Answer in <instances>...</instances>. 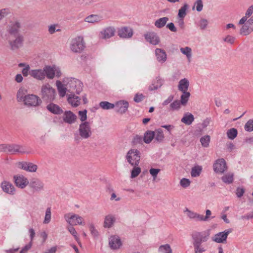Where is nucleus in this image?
I'll use <instances>...</instances> for the list:
<instances>
[{"label": "nucleus", "instance_id": "1", "mask_svg": "<svg viewBox=\"0 0 253 253\" xmlns=\"http://www.w3.org/2000/svg\"><path fill=\"white\" fill-rule=\"evenodd\" d=\"M56 90L50 84L42 85L41 87V95L42 99L46 102H51L55 99Z\"/></svg>", "mask_w": 253, "mask_h": 253}, {"label": "nucleus", "instance_id": "2", "mask_svg": "<svg viewBox=\"0 0 253 253\" xmlns=\"http://www.w3.org/2000/svg\"><path fill=\"white\" fill-rule=\"evenodd\" d=\"M140 152L137 149H131L127 153L126 159L131 166H138L140 160Z\"/></svg>", "mask_w": 253, "mask_h": 253}, {"label": "nucleus", "instance_id": "3", "mask_svg": "<svg viewBox=\"0 0 253 253\" xmlns=\"http://www.w3.org/2000/svg\"><path fill=\"white\" fill-rule=\"evenodd\" d=\"M210 234V230H207L203 232H194L192 234L193 240V244L201 245L203 242L208 241Z\"/></svg>", "mask_w": 253, "mask_h": 253}, {"label": "nucleus", "instance_id": "4", "mask_svg": "<svg viewBox=\"0 0 253 253\" xmlns=\"http://www.w3.org/2000/svg\"><path fill=\"white\" fill-rule=\"evenodd\" d=\"M85 47V43L82 37L73 39L70 42V49L75 53H81Z\"/></svg>", "mask_w": 253, "mask_h": 253}, {"label": "nucleus", "instance_id": "5", "mask_svg": "<svg viewBox=\"0 0 253 253\" xmlns=\"http://www.w3.org/2000/svg\"><path fill=\"white\" fill-rule=\"evenodd\" d=\"M78 131L79 135L83 139H87L92 134L91 127L87 122H84L80 125Z\"/></svg>", "mask_w": 253, "mask_h": 253}, {"label": "nucleus", "instance_id": "6", "mask_svg": "<svg viewBox=\"0 0 253 253\" xmlns=\"http://www.w3.org/2000/svg\"><path fill=\"white\" fill-rule=\"evenodd\" d=\"M14 37L15 39L8 40L10 48L12 50H17L22 47L24 41V37L21 34H18Z\"/></svg>", "mask_w": 253, "mask_h": 253}, {"label": "nucleus", "instance_id": "7", "mask_svg": "<svg viewBox=\"0 0 253 253\" xmlns=\"http://www.w3.org/2000/svg\"><path fill=\"white\" fill-rule=\"evenodd\" d=\"M41 99L36 95L29 94L27 95L24 104L28 106L37 107L41 104Z\"/></svg>", "mask_w": 253, "mask_h": 253}, {"label": "nucleus", "instance_id": "8", "mask_svg": "<svg viewBox=\"0 0 253 253\" xmlns=\"http://www.w3.org/2000/svg\"><path fill=\"white\" fill-rule=\"evenodd\" d=\"M65 220L71 226L76 225L77 224L84 225L83 223V218L82 217L76 214L70 213L64 215Z\"/></svg>", "mask_w": 253, "mask_h": 253}, {"label": "nucleus", "instance_id": "9", "mask_svg": "<svg viewBox=\"0 0 253 253\" xmlns=\"http://www.w3.org/2000/svg\"><path fill=\"white\" fill-rule=\"evenodd\" d=\"M21 28V24L18 21L10 22L9 24L6 26V31L8 33L11 35L16 36L19 34L20 29Z\"/></svg>", "mask_w": 253, "mask_h": 253}, {"label": "nucleus", "instance_id": "10", "mask_svg": "<svg viewBox=\"0 0 253 253\" xmlns=\"http://www.w3.org/2000/svg\"><path fill=\"white\" fill-rule=\"evenodd\" d=\"M232 232L231 229L225 230L223 232L216 234L212 238V240L217 243H225L227 241V236Z\"/></svg>", "mask_w": 253, "mask_h": 253}, {"label": "nucleus", "instance_id": "11", "mask_svg": "<svg viewBox=\"0 0 253 253\" xmlns=\"http://www.w3.org/2000/svg\"><path fill=\"white\" fill-rule=\"evenodd\" d=\"M213 168L216 173H223L227 169L225 160L224 159L217 160L213 165Z\"/></svg>", "mask_w": 253, "mask_h": 253}, {"label": "nucleus", "instance_id": "12", "mask_svg": "<svg viewBox=\"0 0 253 253\" xmlns=\"http://www.w3.org/2000/svg\"><path fill=\"white\" fill-rule=\"evenodd\" d=\"M70 90L75 91L77 94H80L82 91L83 84L78 80L73 79L68 83Z\"/></svg>", "mask_w": 253, "mask_h": 253}, {"label": "nucleus", "instance_id": "13", "mask_svg": "<svg viewBox=\"0 0 253 253\" xmlns=\"http://www.w3.org/2000/svg\"><path fill=\"white\" fill-rule=\"evenodd\" d=\"M15 185L21 189H23L29 184L28 179L23 175L17 174L13 176Z\"/></svg>", "mask_w": 253, "mask_h": 253}, {"label": "nucleus", "instance_id": "14", "mask_svg": "<svg viewBox=\"0 0 253 253\" xmlns=\"http://www.w3.org/2000/svg\"><path fill=\"white\" fill-rule=\"evenodd\" d=\"M146 41L153 45H157L160 42V39L154 32H148L144 34Z\"/></svg>", "mask_w": 253, "mask_h": 253}, {"label": "nucleus", "instance_id": "15", "mask_svg": "<svg viewBox=\"0 0 253 253\" xmlns=\"http://www.w3.org/2000/svg\"><path fill=\"white\" fill-rule=\"evenodd\" d=\"M116 29L114 27L109 26L103 29L100 32V37L102 39H108L115 35Z\"/></svg>", "mask_w": 253, "mask_h": 253}, {"label": "nucleus", "instance_id": "16", "mask_svg": "<svg viewBox=\"0 0 253 253\" xmlns=\"http://www.w3.org/2000/svg\"><path fill=\"white\" fill-rule=\"evenodd\" d=\"M133 32L132 29L128 27H123L118 31V36L123 39H128L132 37Z\"/></svg>", "mask_w": 253, "mask_h": 253}, {"label": "nucleus", "instance_id": "17", "mask_svg": "<svg viewBox=\"0 0 253 253\" xmlns=\"http://www.w3.org/2000/svg\"><path fill=\"white\" fill-rule=\"evenodd\" d=\"M29 186L35 191L37 192L43 190L44 188V183L38 178H33L29 183Z\"/></svg>", "mask_w": 253, "mask_h": 253}, {"label": "nucleus", "instance_id": "18", "mask_svg": "<svg viewBox=\"0 0 253 253\" xmlns=\"http://www.w3.org/2000/svg\"><path fill=\"white\" fill-rule=\"evenodd\" d=\"M128 103L126 101H120L115 105V110L121 114L126 112L128 107Z\"/></svg>", "mask_w": 253, "mask_h": 253}, {"label": "nucleus", "instance_id": "19", "mask_svg": "<svg viewBox=\"0 0 253 253\" xmlns=\"http://www.w3.org/2000/svg\"><path fill=\"white\" fill-rule=\"evenodd\" d=\"M77 116L71 111H66L63 116V120L64 122L69 124H72L75 122Z\"/></svg>", "mask_w": 253, "mask_h": 253}, {"label": "nucleus", "instance_id": "20", "mask_svg": "<svg viewBox=\"0 0 253 253\" xmlns=\"http://www.w3.org/2000/svg\"><path fill=\"white\" fill-rule=\"evenodd\" d=\"M1 187L2 190L9 194L14 195L15 189L14 186L9 182L4 181L1 183Z\"/></svg>", "mask_w": 253, "mask_h": 253}, {"label": "nucleus", "instance_id": "21", "mask_svg": "<svg viewBox=\"0 0 253 253\" xmlns=\"http://www.w3.org/2000/svg\"><path fill=\"white\" fill-rule=\"evenodd\" d=\"M29 75L33 78L41 81L44 79L45 77V74H44L43 69L31 70L29 72Z\"/></svg>", "mask_w": 253, "mask_h": 253}, {"label": "nucleus", "instance_id": "22", "mask_svg": "<svg viewBox=\"0 0 253 253\" xmlns=\"http://www.w3.org/2000/svg\"><path fill=\"white\" fill-rule=\"evenodd\" d=\"M46 109L50 113L55 115H60L63 113V110L59 106L51 102L46 106Z\"/></svg>", "mask_w": 253, "mask_h": 253}, {"label": "nucleus", "instance_id": "23", "mask_svg": "<svg viewBox=\"0 0 253 253\" xmlns=\"http://www.w3.org/2000/svg\"><path fill=\"white\" fill-rule=\"evenodd\" d=\"M116 221V218L113 214H108L104 217L103 227L105 228H110L114 224Z\"/></svg>", "mask_w": 253, "mask_h": 253}, {"label": "nucleus", "instance_id": "24", "mask_svg": "<svg viewBox=\"0 0 253 253\" xmlns=\"http://www.w3.org/2000/svg\"><path fill=\"white\" fill-rule=\"evenodd\" d=\"M253 31V24L249 20L240 29V34L245 36L248 35Z\"/></svg>", "mask_w": 253, "mask_h": 253}, {"label": "nucleus", "instance_id": "25", "mask_svg": "<svg viewBox=\"0 0 253 253\" xmlns=\"http://www.w3.org/2000/svg\"><path fill=\"white\" fill-rule=\"evenodd\" d=\"M8 153L11 154H14L16 153L22 154L25 153L24 149L22 146L15 144H8Z\"/></svg>", "mask_w": 253, "mask_h": 253}, {"label": "nucleus", "instance_id": "26", "mask_svg": "<svg viewBox=\"0 0 253 253\" xmlns=\"http://www.w3.org/2000/svg\"><path fill=\"white\" fill-rule=\"evenodd\" d=\"M109 246L111 249H117L121 246L120 239L117 236H111L109 239Z\"/></svg>", "mask_w": 253, "mask_h": 253}, {"label": "nucleus", "instance_id": "27", "mask_svg": "<svg viewBox=\"0 0 253 253\" xmlns=\"http://www.w3.org/2000/svg\"><path fill=\"white\" fill-rule=\"evenodd\" d=\"M163 84V80L160 77H158L152 82L151 84L149 85L148 89L150 91L157 90L160 88Z\"/></svg>", "mask_w": 253, "mask_h": 253}, {"label": "nucleus", "instance_id": "28", "mask_svg": "<svg viewBox=\"0 0 253 253\" xmlns=\"http://www.w3.org/2000/svg\"><path fill=\"white\" fill-rule=\"evenodd\" d=\"M155 54L157 60L161 63H164L167 60V54L164 50L161 48L155 49Z\"/></svg>", "mask_w": 253, "mask_h": 253}, {"label": "nucleus", "instance_id": "29", "mask_svg": "<svg viewBox=\"0 0 253 253\" xmlns=\"http://www.w3.org/2000/svg\"><path fill=\"white\" fill-rule=\"evenodd\" d=\"M27 95V90L23 87H20L16 94L17 101L24 103Z\"/></svg>", "mask_w": 253, "mask_h": 253}, {"label": "nucleus", "instance_id": "30", "mask_svg": "<svg viewBox=\"0 0 253 253\" xmlns=\"http://www.w3.org/2000/svg\"><path fill=\"white\" fill-rule=\"evenodd\" d=\"M44 74H45V76L48 79H53L55 75V68L52 67L50 66H45L43 69Z\"/></svg>", "mask_w": 253, "mask_h": 253}, {"label": "nucleus", "instance_id": "31", "mask_svg": "<svg viewBox=\"0 0 253 253\" xmlns=\"http://www.w3.org/2000/svg\"><path fill=\"white\" fill-rule=\"evenodd\" d=\"M101 20H102V17L97 14H91L84 19L86 22L91 23H98Z\"/></svg>", "mask_w": 253, "mask_h": 253}, {"label": "nucleus", "instance_id": "32", "mask_svg": "<svg viewBox=\"0 0 253 253\" xmlns=\"http://www.w3.org/2000/svg\"><path fill=\"white\" fill-rule=\"evenodd\" d=\"M189 85L188 80L184 78L180 80L178 85V90L181 92L187 91Z\"/></svg>", "mask_w": 253, "mask_h": 253}, {"label": "nucleus", "instance_id": "33", "mask_svg": "<svg viewBox=\"0 0 253 253\" xmlns=\"http://www.w3.org/2000/svg\"><path fill=\"white\" fill-rule=\"evenodd\" d=\"M194 121V116L190 113H185L181 121L186 125H190Z\"/></svg>", "mask_w": 253, "mask_h": 253}, {"label": "nucleus", "instance_id": "34", "mask_svg": "<svg viewBox=\"0 0 253 253\" xmlns=\"http://www.w3.org/2000/svg\"><path fill=\"white\" fill-rule=\"evenodd\" d=\"M155 133L154 131L147 130L146 131L143 137V140L146 144L150 143L154 138Z\"/></svg>", "mask_w": 253, "mask_h": 253}, {"label": "nucleus", "instance_id": "35", "mask_svg": "<svg viewBox=\"0 0 253 253\" xmlns=\"http://www.w3.org/2000/svg\"><path fill=\"white\" fill-rule=\"evenodd\" d=\"M222 181L227 184L232 183L234 180V174L232 172H228L221 177Z\"/></svg>", "mask_w": 253, "mask_h": 253}, {"label": "nucleus", "instance_id": "36", "mask_svg": "<svg viewBox=\"0 0 253 253\" xmlns=\"http://www.w3.org/2000/svg\"><path fill=\"white\" fill-rule=\"evenodd\" d=\"M169 20V18L167 17L159 18L155 22L154 25L158 28H162L166 25Z\"/></svg>", "mask_w": 253, "mask_h": 253}, {"label": "nucleus", "instance_id": "37", "mask_svg": "<svg viewBox=\"0 0 253 253\" xmlns=\"http://www.w3.org/2000/svg\"><path fill=\"white\" fill-rule=\"evenodd\" d=\"M81 98L78 96L73 95L72 96H69L68 101L73 106L77 107L80 105Z\"/></svg>", "mask_w": 253, "mask_h": 253}, {"label": "nucleus", "instance_id": "38", "mask_svg": "<svg viewBox=\"0 0 253 253\" xmlns=\"http://www.w3.org/2000/svg\"><path fill=\"white\" fill-rule=\"evenodd\" d=\"M155 140L158 142H161L163 141L164 138V134L163 131L161 128H158L155 130Z\"/></svg>", "mask_w": 253, "mask_h": 253}, {"label": "nucleus", "instance_id": "39", "mask_svg": "<svg viewBox=\"0 0 253 253\" xmlns=\"http://www.w3.org/2000/svg\"><path fill=\"white\" fill-rule=\"evenodd\" d=\"M56 85L59 95L61 97H64L66 94L67 88L64 86L63 84L59 81L56 82Z\"/></svg>", "mask_w": 253, "mask_h": 253}, {"label": "nucleus", "instance_id": "40", "mask_svg": "<svg viewBox=\"0 0 253 253\" xmlns=\"http://www.w3.org/2000/svg\"><path fill=\"white\" fill-rule=\"evenodd\" d=\"M202 167L200 166H196L192 168L191 174L192 177H197L202 172Z\"/></svg>", "mask_w": 253, "mask_h": 253}, {"label": "nucleus", "instance_id": "41", "mask_svg": "<svg viewBox=\"0 0 253 253\" xmlns=\"http://www.w3.org/2000/svg\"><path fill=\"white\" fill-rule=\"evenodd\" d=\"M180 51L183 54L185 55L189 61L192 57V50L190 47L186 46L185 47H181L180 49Z\"/></svg>", "mask_w": 253, "mask_h": 253}, {"label": "nucleus", "instance_id": "42", "mask_svg": "<svg viewBox=\"0 0 253 253\" xmlns=\"http://www.w3.org/2000/svg\"><path fill=\"white\" fill-rule=\"evenodd\" d=\"M226 134L228 138L233 140L237 136L238 131L236 128H232L227 130Z\"/></svg>", "mask_w": 253, "mask_h": 253}, {"label": "nucleus", "instance_id": "43", "mask_svg": "<svg viewBox=\"0 0 253 253\" xmlns=\"http://www.w3.org/2000/svg\"><path fill=\"white\" fill-rule=\"evenodd\" d=\"M211 137L210 135H206L202 137L200 139V142L201 145L204 147H208L210 142Z\"/></svg>", "mask_w": 253, "mask_h": 253}, {"label": "nucleus", "instance_id": "44", "mask_svg": "<svg viewBox=\"0 0 253 253\" xmlns=\"http://www.w3.org/2000/svg\"><path fill=\"white\" fill-rule=\"evenodd\" d=\"M183 94L181 95L180 102L183 105H185L189 99L190 93L187 91L182 92Z\"/></svg>", "mask_w": 253, "mask_h": 253}, {"label": "nucleus", "instance_id": "45", "mask_svg": "<svg viewBox=\"0 0 253 253\" xmlns=\"http://www.w3.org/2000/svg\"><path fill=\"white\" fill-rule=\"evenodd\" d=\"M99 106L104 110H109L115 107V105L107 101H102L100 102Z\"/></svg>", "mask_w": 253, "mask_h": 253}, {"label": "nucleus", "instance_id": "46", "mask_svg": "<svg viewBox=\"0 0 253 253\" xmlns=\"http://www.w3.org/2000/svg\"><path fill=\"white\" fill-rule=\"evenodd\" d=\"M159 251L162 253H172V250L169 244L161 245L159 248Z\"/></svg>", "mask_w": 253, "mask_h": 253}, {"label": "nucleus", "instance_id": "47", "mask_svg": "<svg viewBox=\"0 0 253 253\" xmlns=\"http://www.w3.org/2000/svg\"><path fill=\"white\" fill-rule=\"evenodd\" d=\"M188 5L187 4H184L183 6H182L178 11V16L181 18H183L186 15V10L188 8Z\"/></svg>", "mask_w": 253, "mask_h": 253}, {"label": "nucleus", "instance_id": "48", "mask_svg": "<svg viewBox=\"0 0 253 253\" xmlns=\"http://www.w3.org/2000/svg\"><path fill=\"white\" fill-rule=\"evenodd\" d=\"M88 227L92 236H93L94 237H97L99 235L98 232L96 229L94 224L93 223H89Z\"/></svg>", "mask_w": 253, "mask_h": 253}, {"label": "nucleus", "instance_id": "49", "mask_svg": "<svg viewBox=\"0 0 253 253\" xmlns=\"http://www.w3.org/2000/svg\"><path fill=\"white\" fill-rule=\"evenodd\" d=\"M51 220V209L50 208H47L46 210L45 215L43 223L47 224L50 222Z\"/></svg>", "mask_w": 253, "mask_h": 253}, {"label": "nucleus", "instance_id": "50", "mask_svg": "<svg viewBox=\"0 0 253 253\" xmlns=\"http://www.w3.org/2000/svg\"><path fill=\"white\" fill-rule=\"evenodd\" d=\"M180 104H181L179 100H176L174 101L169 105L170 110H178L180 107Z\"/></svg>", "mask_w": 253, "mask_h": 253}, {"label": "nucleus", "instance_id": "51", "mask_svg": "<svg viewBox=\"0 0 253 253\" xmlns=\"http://www.w3.org/2000/svg\"><path fill=\"white\" fill-rule=\"evenodd\" d=\"M133 168L131 172V177L135 178L137 177L139 173L141 172V169L140 168L137 166H133Z\"/></svg>", "mask_w": 253, "mask_h": 253}, {"label": "nucleus", "instance_id": "52", "mask_svg": "<svg viewBox=\"0 0 253 253\" xmlns=\"http://www.w3.org/2000/svg\"><path fill=\"white\" fill-rule=\"evenodd\" d=\"M245 129L249 132L253 131V119H250L245 125Z\"/></svg>", "mask_w": 253, "mask_h": 253}, {"label": "nucleus", "instance_id": "53", "mask_svg": "<svg viewBox=\"0 0 253 253\" xmlns=\"http://www.w3.org/2000/svg\"><path fill=\"white\" fill-rule=\"evenodd\" d=\"M208 23V21L207 19L202 18L199 22L198 26L201 30H204L207 28Z\"/></svg>", "mask_w": 253, "mask_h": 253}, {"label": "nucleus", "instance_id": "54", "mask_svg": "<svg viewBox=\"0 0 253 253\" xmlns=\"http://www.w3.org/2000/svg\"><path fill=\"white\" fill-rule=\"evenodd\" d=\"M38 167L36 165L32 163H27L26 171L30 172H35L37 169Z\"/></svg>", "mask_w": 253, "mask_h": 253}, {"label": "nucleus", "instance_id": "55", "mask_svg": "<svg viewBox=\"0 0 253 253\" xmlns=\"http://www.w3.org/2000/svg\"><path fill=\"white\" fill-rule=\"evenodd\" d=\"M194 248L195 253H203L206 250L203 248L201 245L193 244Z\"/></svg>", "mask_w": 253, "mask_h": 253}, {"label": "nucleus", "instance_id": "56", "mask_svg": "<svg viewBox=\"0 0 253 253\" xmlns=\"http://www.w3.org/2000/svg\"><path fill=\"white\" fill-rule=\"evenodd\" d=\"M87 111L86 110H84L83 111H80L79 112V115L80 117V120L82 122L85 121L87 119L86 116Z\"/></svg>", "mask_w": 253, "mask_h": 253}, {"label": "nucleus", "instance_id": "57", "mask_svg": "<svg viewBox=\"0 0 253 253\" xmlns=\"http://www.w3.org/2000/svg\"><path fill=\"white\" fill-rule=\"evenodd\" d=\"M194 5L196 6V10L198 12L202 10L203 7V4L202 0H197L195 2Z\"/></svg>", "mask_w": 253, "mask_h": 253}, {"label": "nucleus", "instance_id": "58", "mask_svg": "<svg viewBox=\"0 0 253 253\" xmlns=\"http://www.w3.org/2000/svg\"><path fill=\"white\" fill-rule=\"evenodd\" d=\"M142 137L138 135H135L132 140V143L133 145H137L138 144L142 143Z\"/></svg>", "mask_w": 253, "mask_h": 253}, {"label": "nucleus", "instance_id": "59", "mask_svg": "<svg viewBox=\"0 0 253 253\" xmlns=\"http://www.w3.org/2000/svg\"><path fill=\"white\" fill-rule=\"evenodd\" d=\"M180 183L182 187L186 188L190 185V181L187 178H183L180 180Z\"/></svg>", "mask_w": 253, "mask_h": 253}, {"label": "nucleus", "instance_id": "60", "mask_svg": "<svg viewBox=\"0 0 253 253\" xmlns=\"http://www.w3.org/2000/svg\"><path fill=\"white\" fill-rule=\"evenodd\" d=\"M160 170H161L159 169L151 168L149 170V172L151 175L153 176L154 179H155L157 177V175Z\"/></svg>", "mask_w": 253, "mask_h": 253}, {"label": "nucleus", "instance_id": "61", "mask_svg": "<svg viewBox=\"0 0 253 253\" xmlns=\"http://www.w3.org/2000/svg\"><path fill=\"white\" fill-rule=\"evenodd\" d=\"M144 98V96L142 93H136L133 98L135 102L139 103L142 101Z\"/></svg>", "mask_w": 253, "mask_h": 253}, {"label": "nucleus", "instance_id": "62", "mask_svg": "<svg viewBox=\"0 0 253 253\" xmlns=\"http://www.w3.org/2000/svg\"><path fill=\"white\" fill-rule=\"evenodd\" d=\"M67 229L69 232L75 237V239L78 240V237L77 236V233L75 228H74L73 226L71 225V226L68 227Z\"/></svg>", "mask_w": 253, "mask_h": 253}, {"label": "nucleus", "instance_id": "63", "mask_svg": "<svg viewBox=\"0 0 253 253\" xmlns=\"http://www.w3.org/2000/svg\"><path fill=\"white\" fill-rule=\"evenodd\" d=\"M223 40L224 42L232 44L234 43L235 42V38L234 37H232L230 35H228L226 38H225L223 39Z\"/></svg>", "mask_w": 253, "mask_h": 253}, {"label": "nucleus", "instance_id": "64", "mask_svg": "<svg viewBox=\"0 0 253 253\" xmlns=\"http://www.w3.org/2000/svg\"><path fill=\"white\" fill-rule=\"evenodd\" d=\"M32 245V241H31L28 244L26 245L21 249L20 251V253H26L31 248Z\"/></svg>", "mask_w": 253, "mask_h": 253}]
</instances>
